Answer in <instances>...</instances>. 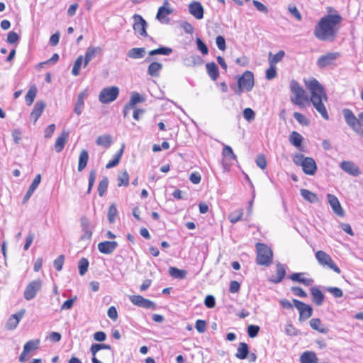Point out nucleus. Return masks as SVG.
<instances>
[{
  "label": "nucleus",
  "mask_w": 363,
  "mask_h": 363,
  "mask_svg": "<svg viewBox=\"0 0 363 363\" xmlns=\"http://www.w3.org/2000/svg\"><path fill=\"white\" fill-rule=\"evenodd\" d=\"M99 251L105 255L111 254L118 247V242L116 241H104L98 244Z\"/></svg>",
  "instance_id": "a211bd4d"
},
{
  "label": "nucleus",
  "mask_w": 363,
  "mask_h": 363,
  "mask_svg": "<svg viewBox=\"0 0 363 363\" xmlns=\"http://www.w3.org/2000/svg\"><path fill=\"white\" fill-rule=\"evenodd\" d=\"M311 293L313 296V300L317 306H320L324 301V295L322 291L317 287H312Z\"/></svg>",
  "instance_id": "72a5a7b5"
},
{
  "label": "nucleus",
  "mask_w": 363,
  "mask_h": 363,
  "mask_svg": "<svg viewBox=\"0 0 363 363\" xmlns=\"http://www.w3.org/2000/svg\"><path fill=\"white\" fill-rule=\"evenodd\" d=\"M196 43L197 49L203 55H206L208 53V48L207 45L199 38H196Z\"/></svg>",
  "instance_id": "5fc2aeb1"
},
{
  "label": "nucleus",
  "mask_w": 363,
  "mask_h": 363,
  "mask_svg": "<svg viewBox=\"0 0 363 363\" xmlns=\"http://www.w3.org/2000/svg\"><path fill=\"white\" fill-rule=\"evenodd\" d=\"M86 97V94L85 92H81L77 97V101L74 107V113L77 115H79L82 113L83 108H84V101Z\"/></svg>",
  "instance_id": "4c0bfd02"
},
{
  "label": "nucleus",
  "mask_w": 363,
  "mask_h": 363,
  "mask_svg": "<svg viewBox=\"0 0 363 363\" xmlns=\"http://www.w3.org/2000/svg\"><path fill=\"white\" fill-rule=\"evenodd\" d=\"M315 258L317 259L318 263L323 267H327L337 274L341 272L340 268L334 263L331 257L324 251H318L315 253Z\"/></svg>",
  "instance_id": "423d86ee"
},
{
  "label": "nucleus",
  "mask_w": 363,
  "mask_h": 363,
  "mask_svg": "<svg viewBox=\"0 0 363 363\" xmlns=\"http://www.w3.org/2000/svg\"><path fill=\"white\" fill-rule=\"evenodd\" d=\"M293 303L299 312L300 320H306L312 315L313 309L309 305L297 299H293Z\"/></svg>",
  "instance_id": "1a4fd4ad"
},
{
  "label": "nucleus",
  "mask_w": 363,
  "mask_h": 363,
  "mask_svg": "<svg viewBox=\"0 0 363 363\" xmlns=\"http://www.w3.org/2000/svg\"><path fill=\"white\" fill-rule=\"evenodd\" d=\"M42 280L36 279L30 281L26 287L24 291V298L30 301L35 298L37 293L42 288Z\"/></svg>",
  "instance_id": "6e6552de"
},
{
  "label": "nucleus",
  "mask_w": 363,
  "mask_h": 363,
  "mask_svg": "<svg viewBox=\"0 0 363 363\" xmlns=\"http://www.w3.org/2000/svg\"><path fill=\"white\" fill-rule=\"evenodd\" d=\"M290 279L293 281L300 282L306 286H311L313 283L312 279L303 277V273H294L290 276Z\"/></svg>",
  "instance_id": "2f4dec72"
},
{
  "label": "nucleus",
  "mask_w": 363,
  "mask_h": 363,
  "mask_svg": "<svg viewBox=\"0 0 363 363\" xmlns=\"http://www.w3.org/2000/svg\"><path fill=\"white\" fill-rule=\"evenodd\" d=\"M133 18L134 21L133 28L135 32L141 36H147V23L145 19L139 14H134Z\"/></svg>",
  "instance_id": "9b49d317"
},
{
  "label": "nucleus",
  "mask_w": 363,
  "mask_h": 363,
  "mask_svg": "<svg viewBox=\"0 0 363 363\" xmlns=\"http://www.w3.org/2000/svg\"><path fill=\"white\" fill-rule=\"evenodd\" d=\"M342 114L345 122L352 130L359 135H363V129L359 124V117L357 118L352 111L348 108L343 109Z\"/></svg>",
  "instance_id": "39448f33"
},
{
  "label": "nucleus",
  "mask_w": 363,
  "mask_h": 363,
  "mask_svg": "<svg viewBox=\"0 0 363 363\" xmlns=\"http://www.w3.org/2000/svg\"><path fill=\"white\" fill-rule=\"evenodd\" d=\"M123 147H122L117 153H116L113 155V159L106 164V167L107 169H111L112 167H116L119 163L121 156L123 155Z\"/></svg>",
  "instance_id": "79ce46f5"
},
{
  "label": "nucleus",
  "mask_w": 363,
  "mask_h": 363,
  "mask_svg": "<svg viewBox=\"0 0 363 363\" xmlns=\"http://www.w3.org/2000/svg\"><path fill=\"white\" fill-rule=\"evenodd\" d=\"M18 40H19V36L16 32L11 31L8 33L7 40H6L8 43L13 44V43H17L18 41Z\"/></svg>",
  "instance_id": "680f3d73"
},
{
  "label": "nucleus",
  "mask_w": 363,
  "mask_h": 363,
  "mask_svg": "<svg viewBox=\"0 0 363 363\" xmlns=\"http://www.w3.org/2000/svg\"><path fill=\"white\" fill-rule=\"evenodd\" d=\"M145 98L139 94L138 93H135L131 96V99L128 104L132 108H135V106L138 104L143 103L145 101Z\"/></svg>",
  "instance_id": "49530a36"
},
{
  "label": "nucleus",
  "mask_w": 363,
  "mask_h": 363,
  "mask_svg": "<svg viewBox=\"0 0 363 363\" xmlns=\"http://www.w3.org/2000/svg\"><path fill=\"white\" fill-rule=\"evenodd\" d=\"M189 11L196 19L201 20L203 18V7L199 1L191 2L189 5Z\"/></svg>",
  "instance_id": "f3484780"
},
{
  "label": "nucleus",
  "mask_w": 363,
  "mask_h": 363,
  "mask_svg": "<svg viewBox=\"0 0 363 363\" xmlns=\"http://www.w3.org/2000/svg\"><path fill=\"white\" fill-rule=\"evenodd\" d=\"M242 215H243L242 210L237 209V210L231 212L228 215V219L232 223H235L241 219Z\"/></svg>",
  "instance_id": "a18cd8bd"
},
{
  "label": "nucleus",
  "mask_w": 363,
  "mask_h": 363,
  "mask_svg": "<svg viewBox=\"0 0 363 363\" xmlns=\"http://www.w3.org/2000/svg\"><path fill=\"white\" fill-rule=\"evenodd\" d=\"M285 55V52L283 50H279L277 54L272 55L271 52L269 54V65H274L282 60Z\"/></svg>",
  "instance_id": "a19ab883"
},
{
  "label": "nucleus",
  "mask_w": 363,
  "mask_h": 363,
  "mask_svg": "<svg viewBox=\"0 0 363 363\" xmlns=\"http://www.w3.org/2000/svg\"><path fill=\"white\" fill-rule=\"evenodd\" d=\"M326 290L335 298L342 297L343 295L342 289L337 287H328Z\"/></svg>",
  "instance_id": "e2e57ef3"
},
{
  "label": "nucleus",
  "mask_w": 363,
  "mask_h": 363,
  "mask_svg": "<svg viewBox=\"0 0 363 363\" xmlns=\"http://www.w3.org/2000/svg\"><path fill=\"white\" fill-rule=\"evenodd\" d=\"M84 60V57L82 55L79 56L74 63V66L72 67V74L74 76H77L79 74V71Z\"/></svg>",
  "instance_id": "09e8293b"
},
{
  "label": "nucleus",
  "mask_w": 363,
  "mask_h": 363,
  "mask_svg": "<svg viewBox=\"0 0 363 363\" xmlns=\"http://www.w3.org/2000/svg\"><path fill=\"white\" fill-rule=\"evenodd\" d=\"M256 249L257 252V263L259 265H269L272 262L273 257L272 250L263 243H257Z\"/></svg>",
  "instance_id": "20e7f679"
},
{
  "label": "nucleus",
  "mask_w": 363,
  "mask_h": 363,
  "mask_svg": "<svg viewBox=\"0 0 363 363\" xmlns=\"http://www.w3.org/2000/svg\"><path fill=\"white\" fill-rule=\"evenodd\" d=\"M307 92H295L291 97V101L301 108H303L312 103L316 111L325 119H329L325 103L328 101V96L325 92H310L311 95L306 94Z\"/></svg>",
  "instance_id": "f03ea898"
},
{
  "label": "nucleus",
  "mask_w": 363,
  "mask_h": 363,
  "mask_svg": "<svg viewBox=\"0 0 363 363\" xmlns=\"http://www.w3.org/2000/svg\"><path fill=\"white\" fill-rule=\"evenodd\" d=\"M342 21V17L338 13L323 16L314 27V36L320 41L333 42Z\"/></svg>",
  "instance_id": "f257e3e1"
},
{
  "label": "nucleus",
  "mask_w": 363,
  "mask_h": 363,
  "mask_svg": "<svg viewBox=\"0 0 363 363\" xmlns=\"http://www.w3.org/2000/svg\"><path fill=\"white\" fill-rule=\"evenodd\" d=\"M206 67L208 74L213 80H216L218 77V69L216 63H207Z\"/></svg>",
  "instance_id": "58836bf2"
},
{
  "label": "nucleus",
  "mask_w": 363,
  "mask_h": 363,
  "mask_svg": "<svg viewBox=\"0 0 363 363\" xmlns=\"http://www.w3.org/2000/svg\"><path fill=\"white\" fill-rule=\"evenodd\" d=\"M286 275L285 265L278 263L277 264L276 274L269 278V281L274 284H278L282 281Z\"/></svg>",
  "instance_id": "aec40b11"
},
{
  "label": "nucleus",
  "mask_w": 363,
  "mask_h": 363,
  "mask_svg": "<svg viewBox=\"0 0 363 363\" xmlns=\"http://www.w3.org/2000/svg\"><path fill=\"white\" fill-rule=\"evenodd\" d=\"M303 137L298 132L293 131L289 135V142L296 147H299L303 141Z\"/></svg>",
  "instance_id": "ea45409f"
},
{
  "label": "nucleus",
  "mask_w": 363,
  "mask_h": 363,
  "mask_svg": "<svg viewBox=\"0 0 363 363\" xmlns=\"http://www.w3.org/2000/svg\"><path fill=\"white\" fill-rule=\"evenodd\" d=\"M167 6H169V2L165 1L163 6L159 8L156 16V18L161 23H168L169 22V18L167 16L173 12V10L167 7Z\"/></svg>",
  "instance_id": "2eb2a0df"
},
{
  "label": "nucleus",
  "mask_w": 363,
  "mask_h": 363,
  "mask_svg": "<svg viewBox=\"0 0 363 363\" xmlns=\"http://www.w3.org/2000/svg\"><path fill=\"white\" fill-rule=\"evenodd\" d=\"M26 313L25 309H22L18 313L13 314L6 323V328L8 330H14L18 325L20 320L23 318Z\"/></svg>",
  "instance_id": "6ab92c4d"
},
{
  "label": "nucleus",
  "mask_w": 363,
  "mask_h": 363,
  "mask_svg": "<svg viewBox=\"0 0 363 363\" xmlns=\"http://www.w3.org/2000/svg\"><path fill=\"white\" fill-rule=\"evenodd\" d=\"M288 11L289 13L298 21H301L302 16L296 6L289 5L288 6Z\"/></svg>",
  "instance_id": "13d9d810"
},
{
  "label": "nucleus",
  "mask_w": 363,
  "mask_h": 363,
  "mask_svg": "<svg viewBox=\"0 0 363 363\" xmlns=\"http://www.w3.org/2000/svg\"><path fill=\"white\" fill-rule=\"evenodd\" d=\"M248 353V345L245 342H240L238 345L235 357L240 359H245Z\"/></svg>",
  "instance_id": "c9c22d12"
},
{
  "label": "nucleus",
  "mask_w": 363,
  "mask_h": 363,
  "mask_svg": "<svg viewBox=\"0 0 363 363\" xmlns=\"http://www.w3.org/2000/svg\"><path fill=\"white\" fill-rule=\"evenodd\" d=\"M316 354L312 351H306L300 356V363H318Z\"/></svg>",
  "instance_id": "a878e982"
},
{
  "label": "nucleus",
  "mask_w": 363,
  "mask_h": 363,
  "mask_svg": "<svg viewBox=\"0 0 363 363\" xmlns=\"http://www.w3.org/2000/svg\"><path fill=\"white\" fill-rule=\"evenodd\" d=\"M81 228L83 234L81 235L82 240H90L92 235V227L90 220L84 216L80 219Z\"/></svg>",
  "instance_id": "4468645a"
},
{
  "label": "nucleus",
  "mask_w": 363,
  "mask_h": 363,
  "mask_svg": "<svg viewBox=\"0 0 363 363\" xmlns=\"http://www.w3.org/2000/svg\"><path fill=\"white\" fill-rule=\"evenodd\" d=\"M340 167L344 172L353 177H357L361 173L358 166L351 161H342Z\"/></svg>",
  "instance_id": "dca6fc26"
},
{
  "label": "nucleus",
  "mask_w": 363,
  "mask_h": 363,
  "mask_svg": "<svg viewBox=\"0 0 363 363\" xmlns=\"http://www.w3.org/2000/svg\"><path fill=\"white\" fill-rule=\"evenodd\" d=\"M45 108V104L42 101H38L35 103L34 108L30 113V119L35 123L38 119L40 117L44 109Z\"/></svg>",
  "instance_id": "412c9836"
},
{
  "label": "nucleus",
  "mask_w": 363,
  "mask_h": 363,
  "mask_svg": "<svg viewBox=\"0 0 363 363\" xmlns=\"http://www.w3.org/2000/svg\"><path fill=\"white\" fill-rule=\"evenodd\" d=\"M100 51L99 47H89L85 53L84 67H86L90 61L96 57V53Z\"/></svg>",
  "instance_id": "c85d7f7f"
},
{
  "label": "nucleus",
  "mask_w": 363,
  "mask_h": 363,
  "mask_svg": "<svg viewBox=\"0 0 363 363\" xmlns=\"http://www.w3.org/2000/svg\"><path fill=\"white\" fill-rule=\"evenodd\" d=\"M309 325L312 329L323 333L325 334L328 332V328L322 323L320 319L319 318H312L309 321Z\"/></svg>",
  "instance_id": "393cba45"
},
{
  "label": "nucleus",
  "mask_w": 363,
  "mask_h": 363,
  "mask_svg": "<svg viewBox=\"0 0 363 363\" xmlns=\"http://www.w3.org/2000/svg\"><path fill=\"white\" fill-rule=\"evenodd\" d=\"M111 137L109 135H103L99 136L96 140V143L98 145L104 146L105 147H108L111 144Z\"/></svg>",
  "instance_id": "37998d69"
},
{
  "label": "nucleus",
  "mask_w": 363,
  "mask_h": 363,
  "mask_svg": "<svg viewBox=\"0 0 363 363\" xmlns=\"http://www.w3.org/2000/svg\"><path fill=\"white\" fill-rule=\"evenodd\" d=\"M243 117L248 122H251L255 119V113L252 108H246L243 110Z\"/></svg>",
  "instance_id": "4d7b16f0"
},
{
  "label": "nucleus",
  "mask_w": 363,
  "mask_h": 363,
  "mask_svg": "<svg viewBox=\"0 0 363 363\" xmlns=\"http://www.w3.org/2000/svg\"><path fill=\"white\" fill-rule=\"evenodd\" d=\"M39 343L40 341L38 340L27 342L23 346L25 352L29 353L30 352L36 350L39 345Z\"/></svg>",
  "instance_id": "8fccbe9b"
},
{
  "label": "nucleus",
  "mask_w": 363,
  "mask_h": 363,
  "mask_svg": "<svg viewBox=\"0 0 363 363\" xmlns=\"http://www.w3.org/2000/svg\"><path fill=\"white\" fill-rule=\"evenodd\" d=\"M328 202L330 204L334 213L338 216L343 217L345 216V211L337 199V197L333 194H328L326 195Z\"/></svg>",
  "instance_id": "f8f14e48"
},
{
  "label": "nucleus",
  "mask_w": 363,
  "mask_h": 363,
  "mask_svg": "<svg viewBox=\"0 0 363 363\" xmlns=\"http://www.w3.org/2000/svg\"><path fill=\"white\" fill-rule=\"evenodd\" d=\"M216 43L219 50L224 51L226 49L225 40L223 36H217Z\"/></svg>",
  "instance_id": "0e129e2a"
},
{
  "label": "nucleus",
  "mask_w": 363,
  "mask_h": 363,
  "mask_svg": "<svg viewBox=\"0 0 363 363\" xmlns=\"http://www.w3.org/2000/svg\"><path fill=\"white\" fill-rule=\"evenodd\" d=\"M195 328L199 333H204L206 330V321L203 320H197L196 322Z\"/></svg>",
  "instance_id": "69168bd1"
},
{
  "label": "nucleus",
  "mask_w": 363,
  "mask_h": 363,
  "mask_svg": "<svg viewBox=\"0 0 363 363\" xmlns=\"http://www.w3.org/2000/svg\"><path fill=\"white\" fill-rule=\"evenodd\" d=\"M79 272L81 276L85 274L89 267V261L86 258H82L79 262Z\"/></svg>",
  "instance_id": "864d4df0"
},
{
  "label": "nucleus",
  "mask_w": 363,
  "mask_h": 363,
  "mask_svg": "<svg viewBox=\"0 0 363 363\" xmlns=\"http://www.w3.org/2000/svg\"><path fill=\"white\" fill-rule=\"evenodd\" d=\"M294 162L302 167L303 172L307 175H314L317 170L315 161L309 157H305L302 154H296L293 157Z\"/></svg>",
  "instance_id": "7ed1b4c3"
},
{
  "label": "nucleus",
  "mask_w": 363,
  "mask_h": 363,
  "mask_svg": "<svg viewBox=\"0 0 363 363\" xmlns=\"http://www.w3.org/2000/svg\"><path fill=\"white\" fill-rule=\"evenodd\" d=\"M118 185L119 186H127L129 184V175L128 172L125 170L122 172L118 176Z\"/></svg>",
  "instance_id": "de8ad7c7"
},
{
  "label": "nucleus",
  "mask_w": 363,
  "mask_h": 363,
  "mask_svg": "<svg viewBox=\"0 0 363 363\" xmlns=\"http://www.w3.org/2000/svg\"><path fill=\"white\" fill-rule=\"evenodd\" d=\"M294 117L302 125L306 126L309 124L308 119L304 115H303L300 113L294 112Z\"/></svg>",
  "instance_id": "6e6d98bb"
},
{
  "label": "nucleus",
  "mask_w": 363,
  "mask_h": 363,
  "mask_svg": "<svg viewBox=\"0 0 363 363\" xmlns=\"http://www.w3.org/2000/svg\"><path fill=\"white\" fill-rule=\"evenodd\" d=\"M40 181H41L40 174L36 175L35 177L34 178V179L33 180V182L30 184L28 191L26 192V195L24 196V198H23L24 203L26 202L30 199V197L31 196V195L33 194L34 191L37 189V187L40 184Z\"/></svg>",
  "instance_id": "c756f323"
},
{
  "label": "nucleus",
  "mask_w": 363,
  "mask_h": 363,
  "mask_svg": "<svg viewBox=\"0 0 363 363\" xmlns=\"http://www.w3.org/2000/svg\"><path fill=\"white\" fill-rule=\"evenodd\" d=\"M129 299L133 304L138 307L153 310L156 308L155 303L149 299L145 298L140 295L130 296Z\"/></svg>",
  "instance_id": "9d476101"
},
{
  "label": "nucleus",
  "mask_w": 363,
  "mask_h": 363,
  "mask_svg": "<svg viewBox=\"0 0 363 363\" xmlns=\"http://www.w3.org/2000/svg\"><path fill=\"white\" fill-rule=\"evenodd\" d=\"M108 184V180L107 177H104L99 182L98 186V192L100 196H103L106 191Z\"/></svg>",
  "instance_id": "3c124183"
},
{
  "label": "nucleus",
  "mask_w": 363,
  "mask_h": 363,
  "mask_svg": "<svg viewBox=\"0 0 363 363\" xmlns=\"http://www.w3.org/2000/svg\"><path fill=\"white\" fill-rule=\"evenodd\" d=\"M162 67V63L152 62L148 66L147 74L152 77H157L160 76Z\"/></svg>",
  "instance_id": "cd10ccee"
},
{
  "label": "nucleus",
  "mask_w": 363,
  "mask_h": 363,
  "mask_svg": "<svg viewBox=\"0 0 363 363\" xmlns=\"http://www.w3.org/2000/svg\"><path fill=\"white\" fill-rule=\"evenodd\" d=\"M172 53V49L167 47H160L159 48L150 50L148 53V57L145 59V62H150L151 57L156 55H162L168 56Z\"/></svg>",
  "instance_id": "5701e85b"
},
{
  "label": "nucleus",
  "mask_w": 363,
  "mask_h": 363,
  "mask_svg": "<svg viewBox=\"0 0 363 363\" xmlns=\"http://www.w3.org/2000/svg\"><path fill=\"white\" fill-rule=\"evenodd\" d=\"M223 156L230 162L236 160V155L234 154L231 147L225 145L223 150Z\"/></svg>",
  "instance_id": "c03bdc74"
},
{
  "label": "nucleus",
  "mask_w": 363,
  "mask_h": 363,
  "mask_svg": "<svg viewBox=\"0 0 363 363\" xmlns=\"http://www.w3.org/2000/svg\"><path fill=\"white\" fill-rule=\"evenodd\" d=\"M304 82L308 91H324L323 86L315 78L304 79Z\"/></svg>",
  "instance_id": "bb28decb"
},
{
  "label": "nucleus",
  "mask_w": 363,
  "mask_h": 363,
  "mask_svg": "<svg viewBox=\"0 0 363 363\" xmlns=\"http://www.w3.org/2000/svg\"><path fill=\"white\" fill-rule=\"evenodd\" d=\"M145 49L144 48H134L128 50L127 55L132 59H140L145 56Z\"/></svg>",
  "instance_id": "f704fd0d"
},
{
  "label": "nucleus",
  "mask_w": 363,
  "mask_h": 363,
  "mask_svg": "<svg viewBox=\"0 0 363 363\" xmlns=\"http://www.w3.org/2000/svg\"><path fill=\"white\" fill-rule=\"evenodd\" d=\"M68 136V131L63 130L60 133V135L57 138L55 143V149L57 152H60L63 150L67 140Z\"/></svg>",
  "instance_id": "4be33fe9"
},
{
  "label": "nucleus",
  "mask_w": 363,
  "mask_h": 363,
  "mask_svg": "<svg viewBox=\"0 0 363 363\" xmlns=\"http://www.w3.org/2000/svg\"><path fill=\"white\" fill-rule=\"evenodd\" d=\"M285 333L290 336H295L298 335L297 330L293 326L291 323H287L286 325Z\"/></svg>",
  "instance_id": "338daca9"
},
{
  "label": "nucleus",
  "mask_w": 363,
  "mask_h": 363,
  "mask_svg": "<svg viewBox=\"0 0 363 363\" xmlns=\"http://www.w3.org/2000/svg\"><path fill=\"white\" fill-rule=\"evenodd\" d=\"M118 94V92H100L99 99L101 103L108 104L116 100Z\"/></svg>",
  "instance_id": "473e14b6"
},
{
  "label": "nucleus",
  "mask_w": 363,
  "mask_h": 363,
  "mask_svg": "<svg viewBox=\"0 0 363 363\" xmlns=\"http://www.w3.org/2000/svg\"><path fill=\"white\" fill-rule=\"evenodd\" d=\"M277 76V67L274 65H269V68L266 70V78L268 80L273 79Z\"/></svg>",
  "instance_id": "bf43d9fd"
},
{
  "label": "nucleus",
  "mask_w": 363,
  "mask_h": 363,
  "mask_svg": "<svg viewBox=\"0 0 363 363\" xmlns=\"http://www.w3.org/2000/svg\"><path fill=\"white\" fill-rule=\"evenodd\" d=\"M259 330V327L257 325H250L247 328L248 335L250 337H255L257 335Z\"/></svg>",
  "instance_id": "774afa93"
},
{
  "label": "nucleus",
  "mask_w": 363,
  "mask_h": 363,
  "mask_svg": "<svg viewBox=\"0 0 363 363\" xmlns=\"http://www.w3.org/2000/svg\"><path fill=\"white\" fill-rule=\"evenodd\" d=\"M339 57L340 53L337 52H328L318 59L317 65L319 68H325L331 65Z\"/></svg>",
  "instance_id": "ddd939ff"
},
{
  "label": "nucleus",
  "mask_w": 363,
  "mask_h": 363,
  "mask_svg": "<svg viewBox=\"0 0 363 363\" xmlns=\"http://www.w3.org/2000/svg\"><path fill=\"white\" fill-rule=\"evenodd\" d=\"M118 213V211L116 208V206L114 203L111 204L108 208V220L111 223H113L115 222L116 216Z\"/></svg>",
  "instance_id": "603ef678"
},
{
  "label": "nucleus",
  "mask_w": 363,
  "mask_h": 363,
  "mask_svg": "<svg viewBox=\"0 0 363 363\" xmlns=\"http://www.w3.org/2000/svg\"><path fill=\"white\" fill-rule=\"evenodd\" d=\"M89 160V153L86 150H82L79 156L77 170L82 172L86 167Z\"/></svg>",
  "instance_id": "7c9ffc66"
},
{
  "label": "nucleus",
  "mask_w": 363,
  "mask_h": 363,
  "mask_svg": "<svg viewBox=\"0 0 363 363\" xmlns=\"http://www.w3.org/2000/svg\"><path fill=\"white\" fill-rule=\"evenodd\" d=\"M169 274L174 279H183L186 278L187 272L184 269H179L174 267H171L169 269Z\"/></svg>",
  "instance_id": "e433bc0d"
},
{
  "label": "nucleus",
  "mask_w": 363,
  "mask_h": 363,
  "mask_svg": "<svg viewBox=\"0 0 363 363\" xmlns=\"http://www.w3.org/2000/svg\"><path fill=\"white\" fill-rule=\"evenodd\" d=\"M252 4L259 12H262L264 14H267L269 12L267 7L262 2L257 0H253Z\"/></svg>",
  "instance_id": "052dcab7"
},
{
  "label": "nucleus",
  "mask_w": 363,
  "mask_h": 363,
  "mask_svg": "<svg viewBox=\"0 0 363 363\" xmlns=\"http://www.w3.org/2000/svg\"><path fill=\"white\" fill-rule=\"evenodd\" d=\"M301 196L308 202L311 203H316L320 202V199L317 194L306 189L300 190Z\"/></svg>",
  "instance_id": "b1692460"
},
{
  "label": "nucleus",
  "mask_w": 363,
  "mask_h": 363,
  "mask_svg": "<svg viewBox=\"0 0 363 363\" xmlns=\"http://www.w3.org/2000/svg\"><path fill=\"white\" fill-rule=\"evenodd\" d=\"M240 91L252 89L254 85V75L250 71H245L238 81Z\"/></svg>",
  "instance_id": "0eeeda50"
}]
</instances>
